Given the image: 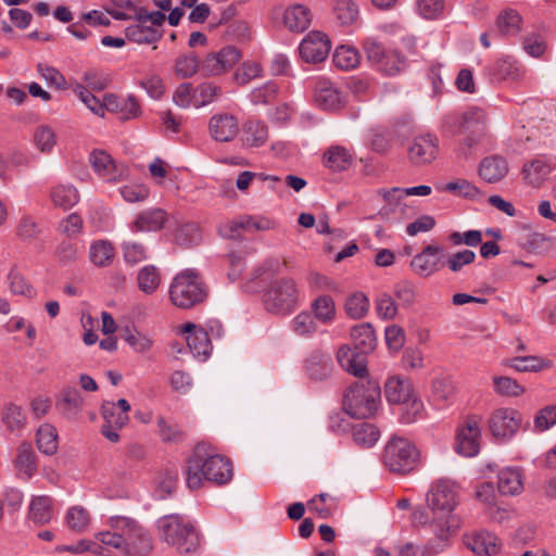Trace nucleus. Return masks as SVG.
Listing matches in <instances>:
<instances>
[{
  "label": "nucleus",
  "instance_id": "nucleus-29",
  "mask_svg": "<svg viewBox=\"0 0 556 556\" xmlns=\"http://www.w3.org/2000/svg\"><path fill=\"white\" fill-rule=\"evenodd\" d=\"M311 22V11L304 5L295 4L285 11L283 23L291 31H303Z\"/></svg>",
  "mask_w": 556,
  "mask_h": 556
},
{
  "label": "nucleus",
  "instance_id": "nucleus-21",
  "mask_svg": "<svg viewBox=\"0 0 556 556\" xmlns=\"http://www.w3.org/2000/svg\"><path fill=\"white\" fill-rule=\"evenodd\" d=\"M315 103L324 110L334 111L345 104V98L332 83L319 79L315 86Z\"/></svg>",
  "mask_w": 556,
  "mask_h": 556
},
{
  "label": "nucleus",
  "instance_id": "nucleus-18",
  "mask_svg": "<svg viewBox=\"0 0 556 556\" xmlns=\"http://www.w3.org/2000/svg\"><path fill=\"white\" fill-rule=\"evenodd\" d=\"M89 162L94 173L105 181L116 182L128 176L127 167L115 163L112 156L103 150L91 152Z\"/></svg>",
  "mask_w": 556,
  "mask_h": 556
},
{
  "label": "nucleus",
  "instance_id": "nucleus-46",
  "mask_svg": "<svg viewBox=\"0 0 556 556\" xmlns=\"http://www.w3.org/2000/svg\"><path fill=\"white\" fill-rule=\"evenodd\" d=\"M507 365L520 372H538L551 366V362L538 356H518L509 359Z\"/></svg>",
  "mask_w": 556,
  "mask_h": 556
},
{
  "label": "nucleus",
  "instance_id": "nucleus-43",
  "mask_svg": "<svg viewBox=\"0 0 556 556\" xmlns=\"http://www.w3.org/2000/svg\"><path fill=\"white\" fill-rule=\"evenodd\" d=\"M161 273L153 265L141 268L137 275L138 288L146 294L154 293L161 285Z\"/></svg>",
  "mask_w": 556,
  "mask_h": 556
},
{
  "label": "nucleus",
  "instance_id": "nucleus-27",
  "mask_svg": "<svg viewBox=\"0 0 556 556\" xmlns=\"http://www.w3.org/2000/svg\"><path fill=\"white\" fill-rule=\"evenodd\" d=\"M184 331L187 333V345L194 356H207L211 351V341L208 333L202 329L197 328L193 324H186Z\"/></svg>",
  "mask_w": 556,
  "mask_h": 556
},
{
  "label": "nucleus",
  "instance_id": "nucleus-22",
  "mask_svg": "<svg viewBox=\"0 0 556 556\" xmlns=\"http://www.w3.org/2000/svg\"><path fill=\"white\" fill-rule=\"evenodd\" d=\"M442 249L437 245H426L422 251L416 254L410 261V267L418 276L428 278L441 268L440 260L435 257Z\"/></svg>",
  "mask_w": 556,
  "mask_h": 556
},
{
  "label": "nucleus",
  "instance_id": "nucleus-36",
  "mask_svg": "<svg viewBox=\"0 0 556 556\" xmlns=\"http://www.w3.org/2000/svg\"><path fill=\"white\" fill-rule=\"evenodd\" d=\"M353 156L350 151L341 146L329 148L324 154L325 165L332 170H345L352 164Z\"/></svg>",
  "mask_w": 556,
  "mask_h": 556
},
{
  "label": "nucleus",
  "instance_id": "nucleus-8",
  "mask_svg": "<svg viewBox=\"0 0 556 556\" xmlns=\"http://www.w3.org/2000/svg\"><path fill=\"white\" fill-rule=\"evenodd\" d=\"M299 293L294 279L286 277L277 279L266 290L264 305L268 312L287 314L296 306Z\"/></svg>",
  "mask_w": 556,
  "mask_h": 556
},
{
  "label": "nucleus",
  "instance_id": "nucleus-56",
  "mask_svg": "<svg viewBox=\"0 0 556 556\" xmlns=\"http://www.w3.org/2000/svg\"><path fill=\"white\" fill-rule=\"evenodd\" d=\"M333 11L341 25H351L358 17V8L353 0H337Z\"/></svg>",
  "mask_w": 556,
  "mask_h": 556
},
{
  "label": "nucleus",
  "instance_id": "nucleus-16",
  "mask_svg": "<svg viewBox=\"0 0 556 556\" xmlns=\"http://www.w3.org/2000/svg\"><path fill=\"white\" fill-rule=\"evenodd\" d=\"M521 414L510 407L495 409L490 419L489 428L496 438L506 439L513 437L521 426Z\"/></svg>",
  "mask_w": 556,
  "mask_h": 556
},
{
  "label": "nucleus",
  "instance_id": "nucleus-5",
  "mask_svg": "<svg viewBox=\"0 0 556 556\" xmlns=\"http://www.w3.org/2000/svg\"><path fill=\"white\" fill-rule=\"evenodd\" d=\"M381 390L377 381H362L351 386L344 394V410L354 418H368L378 409Z\"/></svg>",
  "mask_w": 556,
  "mask_h": 556
},
{
  "label": "nucleus",
  "instance_id": "nucleus-58",
  "mask_svg": "<svg viewBox=\"0 0 556 556\" xmlns=\"http://www.w3.org/2000/svg\"><path fill=\"white\" fill-rule=\"evenodd\" d=\"M58 230L67 239L76 238L83 233L84 220L77 213H72L59 223Z\"/></svg>",
  "mask_w": 556,
  "mask_h": 556
},
{
  "label": "nucleus",
  "instance_id": "nucleus-64",
  "mask_svg": "<svg viewBox=\"0 0 556 556\" xmlns=\"http://www.w3.org/2000/svg\"><path fill=\"white\" fill-rule=\"evenodd\" d=\"M377 66L387 75H395L404 67V60L395 51H388Z\"/></svg>",
  "mask_w": 556,
  "mask_h": 556
},
{
  "label": "nucleus",
  "instance_id": "nucleus-3",
  "mask_svg": "<svg viewBox=\"0 0 556 556\" xmlns=\"http://www.w3.org/2000/svg\"><path fill=\"white\" fill-rule=\"evenodd\" d=\"M168 294L173 305L188 309L203 303L208 295V289L197 270L186 269L173 278Z\"/></svg>",
  "mask_w": 556,
  "mask_h": 556
},
{
  "label": "nucleus",
  "instance_id": "nucleus-1",
  "mask_svg": "<svg viewBox=\"0 0 556 556\" xmlns=\"http://www.w3.org/2000/svg\"><path fill=\"white\" fill-rule=\"evenodd\" d=\"M233 476L232 464L225 456L206 452L204 445H197L188 458L186 467L187 486L194 491L203 486L204 481L226 484Z\"/></svg>",
  "mask_w": 556,
  "mask_h": 556
},
{
  "label": "nucleus",
  "instance_id": "nucleus-60",
  "mask_svg": "<svg viewBox=\"0 0 556 556\" xmlns=\"http://www.w3.org/2000/svg\"><path fill=\"white\" fill-rule=\"evenodd\" d=\"M369 308V301L363 293H355L351 295L345 303L346 314L354 318L359 319L366 315Z\"/></svg>",
  "mask_w": 556,
  "mask_h": 556
},
{
  "label": "nucleus",
  "instance_id": "nucleus-51",
  "mask_svg": "<svg viewBox=\"0 0 556 556\" xmlns=\"http://www.w3.org/2000/svg\"><path fill=\"white\" fill-rule=\"evenodd\" d=\"M493 384L494 391L502 396L517 397L525 393V388L510 377L495 376Z\"/></svg>",
  "mask_w": 556,
  "mask_h": 556
},
{
  "label": "nucleus",
  "instance_id": "nucleus-34",
  "mask_svg": "<svg viewBox=\"0 0 556 556\" xmlns=\"http://www.w3.org/2000/svg\"><path fill=\"white\" fill-rule=\"evenodd\" d=\"M351 339L354 350L361 353H368L376 346L375 330L370 324H361L352 328Z\"/></svg>",
  "mask_w": 556,
  "mask_h": 556
},
{
  "label": "nucleus",
  "instance_id": "nucleus-17",
  "mask_svg": "<svg viewBox=\"0 0 556 556\" xmlns=\"http://www.w3.org/2000/svg\"><path fill=\"white\" fill-rule=\"evenodd\" d=\"M331 50V42L328 36L321 31L308 33L300 45L301 58L306 63L324 62Z\"/></svg>",
  "mask_w": 556,
  "mask_h": 556
},
{
  "label": "nucleus",
  "instance_id": "nucleus-44",
  "mask_svg": "<svg viewBox=\"0 0 556 556\" xmlns=\"http://www.w3.org/2000/svg\"><path fill=\"white\" fill-rule=\"evenodd\" d=\"M202 62L194 52L179 55L175 60L174 73L177 77L185 79L192 77L201 70Z\"/></svg>",
  "mask_w": 556,
  "mask_h": 556
},
{
  "label": "nucleus",
  "instance_id": "nucleus-57",
  "mask_svg": "<svg viewBox=\"0 0 556 556\" xmlns=\"http://www.w3.org/2000/svg\"><path fill=\"white\" fill-rule=\"evenodd\" d=\"M34 142L41 152H50L56 143V135L48 125H40L34 131Z\"/></svg>",
  "mask_w": 556,
  "mask_h": 556
},
{
  "label": "nucleus",
  "instance_id": "nucleus-15",
  "mask_svg": "<svg viewBox=\"0 0 556 556\" xmlns=\"http://www.w3.org/2000/svg\"><path fill=\"white\" fill-rule=\"evenodd\" d=\"M240 59V51L227 46L218 52L208 53L202 61L201 71L205 76H219L230 71Z\"/></svg>",
  "mask_w": 556,
  "mask_h": 556
},
{
  "label": "nucleus",
  "instance_id": "nucleus-30",
  "mask_svg": "<svg viewBox=\"0 0 556 556\" xmlns=\"http://www.w3.org/2000/svg\"><path fill=\"white\" fill-rule=\"evenodd\" d=\"M166 220V212L162 208H154L138 215L132 227L136 231H157L163 228Z\"/></svg>",
  "mask_w": 556,
  "mask_h": 556
},
{
  "label": "nucleus",
  "instance_id": "nucleus-35",
  "mask_svg": "<svg viewBox=\"0 0 556 556\" xmlns=\"http://www.w3.org/2000/svg\"><path fill=\"white\" fill-rule=\"evenodd\" d=\"M269 138V130L261 121H248L243 126L242 140L249 147L264 146Z\"/></svg>",
  "mask_w": 556,
  "mask_h": 556
},
{
  "label": "nucleus",
  "instance_id": "nucleus-49",
  "mask_svg": "<svg viewBox=\"0 0 556 556\" xmlns=\"http://www.w3.org/2000/svg\"><path fill=\"white\" fill-rule=\"evenodd\" d=\"M352 435L357 444L370 447L378 441L380 432L376 426L362 422L353 427Z\"/></svg>",
  "mask_w": 556,
  "mask_h": 556
},
{
  "label": "nucleus",
  "instance_id": "nucleus-6",
  "mask_svg": "<svg viewBox=\"0 0 556 556\" xmlns=\"http://www.w3.org/2000/svg\"><path fill=\"white\" fill-rule=\"evenodd\" d=\"M162 538L179 554H190L198 549L200 539L190 522L179 516H166L160 521Z\"/></svg>",
  "mask_w": 556,
  "mask_h": 556
},
{
  "label": "nucleus",
  "instance_id": "nucleus-55",
  "mask_svg": "<svg viewBox=\"0 0 556 556\" xmlns=\"http://www.w3.org/2000/svg\"><path fill=\"white\" fill-rule=\"evenodd\" d=\"M53 255L56 262L62 265L72 264L79 257V248L77 243L65 239L55 247Z\"/></svg>",
  "mask_w": 556,
  "mask_h": 556
},
{
  "label": "nucleus",
  "instance_id": "nucleus-20",
  "mask_svg": "<svg viewBox=\"0 0 556 556\" xmlns=\"http://www.w3.org/2000/svg\"><path fill=\"white\" fill-rule=\"evenodd\" d=\"M275 228V222L261 215H242L228 225V237L240 238L242 232L266 231Z\"/></svg>",
  "mask_w": 556,
  "mask_h": 556
},
{
  "label": "nucleus",
  "instance_id": "nucleus-37",
  "mask_svg": "<svg viewBox=\"0 0 556 556\" xmlns=\"http://www.w3.org/2000/svg\"><path fill=\"white\" fill-rule=\"evenodd\" d=\"M53 515L52 498L48 495H40L33 498L29 507V518L39 525L47 523Z\"/></svg>",
  "mask_w": 556,
  "mask_h": 556
},
{
  "label": "nucleus",
  "instance_id": "nucleus-26",
  "mask_svg": "<svg viewBox=\"0 0 556 556\" xmlns=\"http://www.w3.org/2000/svg\"><path fill=\"white\" fill-rule=\"evenodd\" d=\"M495 26L502 36L517 37L522 31L523 18L516 9L506 8L497 14Z\"/></svg>",
  "mask_w": 556,
  "mask_h": 556
},
{
  "label": "nucleus",
  "instance_id": "nucleus-12",
  "mask_svg": "<svg viewBox=\"0 0 556 556\" xmlns=\"http://www.w3.org/2000/svg\"><path fill=\"white\" fill-rule=\"evenodd\" d=\"M481 417L471 415L466 417L457 431V451L459 454L471 457L478 454L481 440Z\"/></svg>",
  "mask_w": 556,
  "mask_h": 556
},
{
  "label": "nucleus",
  "instance_id": "nucleus-40",
  "mask_svg": "<svg viewBox=\"0 0 556 556\" xmlns=\"http://www.w3.org/2000/svg\"><path fill=\"white\" fill-rule=\"evenodd\" d=\"M222 93L220 86L211 81L201 83L193 90V105L195 108L208 105L218 100Z\"/></svg>",
  "mask_w": 556,
  "mask_h": 556
},
{
  "label": "nucleus",
  "instance_id": "nucleus-4",
  "mask_svg": "<svg viewBox=\"0 0 556 556\" xmlns=\"http://www.w3.org/2000/svg\"><path fill=\"white\" fill-rule=\"evenodd\" d=\"M384 395L390 404L401 406V420L405 424L414 422L424 412V403L407 378H389L384 384Z\"/></svg>",
  "mask_w": 556,
  "mask_h": 556
},
{
  "label": "nucleus",
  "instance_id": "nucleus-54",
  "mask_svg": "<svg viewBox=\"0 0 556 556\" xmlns=\"http://www.w3.org/2000/svg\"><path fill=\"white\" fill-rule=\"evenodd\" d=\"M312 309L317 319L323 323L331 321L336 316L334 301L330 295H320L312 304Z\"/></svg>",
  "mask_w": 556,
  "mask_h": 556
},
{
  "label": "nucleus",
  "instance_id": "nucleus-53",
  "mask_svg": "<svg viewBox=\"0 0 556 556\" xmlns=\"http://www.w3.org/2000/svg\"><path fill=\"white\" fill-rule=\"evenodd\" d=\"M378 194L383 199L386 205L380 208L379 215L382 218H388L391 213H393L394 207H396L405 195V191L402 188H391V189H381L378 191Z\"/></svg>",
  "mask_w": 556,
  "mask_h": 556
},
{
  "label": "nucleus",
  "instance_id": "nucleus-23",
  "mask_svg": "<svg viewBox=\"0 0 556 556\" xmlns=\"http://www.w3.org/2000/svg\"><path fill=\"white\" fill-rule=\"evenodd\" d=\"M465 545L477 555L492 556L500 551L498 539L486 531H479L464 536Z\"/></svg>",
  "mask_w": 556,
  "mask_h": 556
},
{
  "label": "nucleus",
  "instance_id": "nucleus-50",
  "mask_svg": "<svg viewBox=\"0 0 556 556\" xmlns=\"http://www.w3.org/2000/svg\"><path fill=\"white\" fill-rule=\"evenodd\" d=\"M121 337L125 340L136 352L146 353L151 350L153 341L146 334L137 331L134 328L126 327L122 329Z\"/></svg>",
  "mask_w": 556,
  "mask_h": 556
},
{
  "label": "nucleus",
  "instance_id": "nucleus-10",
  "mask_svg": "<svg viewBox=\"0 0 556 556\" xmlns=\"http://www.w3.org/2000/svg\"><path fill=\"white\" fill-rule=\"evenodd\" d=\"M129 410L130 405L125 399H121L116 403L105 401L102 404L101 413L104 424L101 427V433L110 442L116 443L119 441L117 431L127 425Z\"/></svg>",
  "mask_w": 556,
  "mask_h": 556
},
{
  "label": "nucleus",
  "instance_id": "nucleus-39",
  "mask_svg": "<svg viewBox=\"0 0 556 556\" xmlns=\"http://www.w3.org/2000/svg\"><path fill=\"white\" fill-rule=\"evenodd\" d=\"M36 443L40 452L53 455L59 447L56 429L49 424L41 425L36 433Z\"/></svg>",
  "mask_w": 556,
  "mask_h": 556
},
{
  "label": "nucleus",
  "instance_id": "nucleus-63",
  "mask_svg": "<svg viewBox=\"0 0 556 556\" xmlns=\"http://www.w3.org/2000/svg\"><path fill=\"white\" fill-rule=\"evenodd\" d=\"M81 102L96 115L103 117V99H98L92 92L81 85L74 89Z\"/></svg>",
  "mask_w": 556,
  "mask_h": 556
},
{
  "label": "nucleus",
  "instance_id": "nucleus-19",
  "mask_svg": "<svg viewBox=\"0 0 556 556\" xmlns=\"http://www.w3.org/2000/svg\"><path fill=\"white\" fill-rule=\"evenodd\" d=\"M208 135L217 142H231L239 134V119L236 115L222 112L208 119Z\"/></svg>",
  "mask_w": 556,
  "mask_h": 556
},
{
  "label": "nucleus",
  "instance_id": "nucleus-47",
  "mask_svg": "<svg viewBox=\"0 0 556 556\" xmlns=\"http://www.w3.org/2000/svg\"><path fill=\"white\" fill-rule=\"evenodd\" d=\"M332 61L337 67L348 71L355 68L359 64L361 55L351 46H340L336 49Z\"/></svg>",
  "mask_w": 556,
  "mask_h": 556
},
{
  "label": "nucleus",
  "instance_id": "nucleus-24",
  "mask_svg": "<svg viewBox=\"0 0 556 556\" xmlns=\"http://www.w3.org/2000/svg\"><path fill=\"white\" fill-rule=\"evenodd\" d=\"M509 172L506 160L500 155L484 157L479 165V176L488 184L503 180Z\"/></svg>",
  "mask_w": 556,
  "mask_h": 556
},
{
  "label": "nucleus",
  "instance_id": "nucleus-33",
  "mask_svg": "<svg viewBox=\"0 0 556 556\" xmlns=\"http://www.w3.org/2000/svg\"><path fill=\"white\" fill-rule=\"evenodd\" d=\"M115 258V248L106 240H96L89 248V260L97 267L110 266Z\"/></svg>",
  "mask_w": 556,
  "mask_h": 556
},
{
  "label": "nucleus",
  "instance_id": "nucleus-11",
  "mask_svg": "<svg viewBox=\"0 0 556 556\" xmlns=\"http://www.w3.org/2000/svg\"><path fill=\"white\" fill-rule=\"evenodd\" d=\"M438 154L439 139L431 134L418 135L407 146V159L414 166L428 165Z\"/></svg>",
  "mask_w": 556,
  "mask_h": 556
},
{
  "label": "nucleus",
  "instance_id": "nucleus-28",
  "mask_svg": "<svg viewBox=\"0 0 556 556\" xmlns=\"http://www.w3.org/2000/svg\"><path fill=\"white\" fill-rule=\"evenodd\" d=\"M498 491L505 495H517L523 490V477L518 468H505L498 473Z\"/></svg>",
  "mask_w": 556,
  "mask_h": 556
},
{
  "label": "nucleus",
  "instance_id": "nucleus-61",
  "mask_svg": "<svg viewBox=\"0 0 556 556\" xmlns=\"http://www.w3.org/2000/svg\"><path fill=\"white\" fill-rule=\"evenodd\" d=\"M262 74V67L255 62H244L233 74L235 81L244 86L248 85L252 79L260 77Z\"/></svg>",
  "mask_w": 556,
  "mask_h": 556
},
{
  "label": "nucleus",
  "instance_id": "nucleus-52",
  "mask_svg": "<svg viewBox=\"0 0 556 556\" xmlns=\"http://www.w3.org/2000/svg\"><path fill=\"white\" fill-rule=\"evenodd\" d=\"M522 49L532 58L539 59L544 55L547 43L544 36L538 31L528 33L522 38Z\"/></svg>",
  "mask_w": 556,
  "mask_h": 556
},
{
  "label": "nucleus",
  "instance_id": "nucleus-25",
  "mask_svg": "<svg viewBox=\"0 0 556 556\" xmlns=\"http://www.w3.org/2000/svg\"><path fill=\"white\" fill-rule=\"evenodd\" d=\"M364 354L343 345L339 349L337 358L344 370L356 377H364L367 372V362Z\"/></svg>",
  "mask_w": 556,
  "mask_h": 556
},
{
  "label": "nucleus",
  "instance_id": "nucleus-14",
  "mask_svg": "<svg viewBox=\"0 0 556 556\" xmlns=\"http://www.w3.org/2000/svg\"><path fill=\"white\" fill-rule=\"evenodd\" d=\"M446 123L458 132L470 131L478 138L488 135V113L478 106L470 108L463 114L450 116Z\"/></svg>",
  "mask_w": 556,
  "mask_h": 556
},
{
  "label": "nucleus",
  "instance_id": "nucleus-59",
  "mask_svg": "<svg viewBox=\"0 0 556 556\" xmlns=\"http://www.w3.org/2000/svg\"><path fill=\"white\" fill-rule=\"evenodd\" d=\"M41 229L38 223L28 215L21 217L16 225L15 233L23 241H31L39 237Z\"/></svg>",
  "mask_w": 556,
  "mask_h": 556
},
{
  "label": "nucleus",
  "instance_id": "nucleus-45",
  "mask_svg": "<svg viewBox=\"0 0 556 556\" xmlns=\"http://www.w3.org/2000/svg\"><path fill=\"white\" fill-rule=\"evenodd\" d=\"M91 522L89 511L81 506L71 507L65 515V523L75 533L85 532Z\"/></svg>",
  "mask_w": 556,
  "mask_h": 556
},
{
  "label": "nucleus",
  "instance_id": "nucleus-41",
  "mask_svg": "<svg viewBox=\"0 0 556 556\" xmlns=\"http://www.w3.org/2000/svg\"><path fill=\"white\" fill-rule=\"evenodd\" d=\"M50 198L54 206L64 211L70 210L79 201L78 191L74 187L66 185H59L52 188Z\"/></svg>",
  "mask_w": 556,
  "mask_h": 556
},
{
  "label": "nucleus",
  "instance_id": "nucleus-7",
  "mask_svg": "<svg viewBox=\"0 0 556 556\" xmlns=\"http://www.w3.org/2000/svg\"><path fill=\"white\" fill-rule=\"evenodd\" d=\"M419 453L409 440L393 435L384 446L382 463L391 472L407 475L418 463Z\"/></svg>",
  "mask_w": 556,
  "mask_h": 556
},
{
  "label": "nucleus",
  "instance_id": "nucleus-38",
  "mask_svg": "<svg viewBox=\"0 0 556 556\" xmlns=\"http://www.w3.org/2000/svg\"><path fill=\"white\" fill-rule=\"evenodd\" d=\"M526 70L514 59L507 56L495 63L494 75L503 80L519 81L525 77Z\"/></svg>",
  "mask_w": 556,
  "mask_h": 556
},
{
  "label": "nucleus",
  "instance_id": "nucleus-9",
  "mask_svg": "<svg viewBox=\"0 0 556 556\" xmlns=\"http://www.w3.org/2000/svg\"><path fill=\"white\" fill-rule=\"evenodd\" d=\"M123 556H149L153 549L150 534L132 518L122 516Z\"/></svg>",
  "mask_w": 556,
  "mask_h": 556
},
{
  "label": "nucleus",
  "instance_id": "nucleus-42",
  "mask_svg": "<svg viewBox=\"0 0 556 556\" xmlns=\"http://www.w3.org/2000/svg\"><path fill=\"white\" fill-rule=\"evenodd\" d=\"M15 466L21 473L31 477L36 471V454L28 442H22L17 447Z\"/></svg>",
  "mask_w": 556,
  "mask_h": 556
},
{
  "label": "nucleus",
  "instance_id": "nucleus-32",
  "mask_svg": "<svg viewBox=\"0 0 556 556\" xmlns=\"http://www.w3.org/2000/svg\"><path fill=\"white\" fill-rule=\"evenodd\" d=\"M1 421L7 431L18 434L26 426V415L20 405L8 403L1 412Z\"/></svg>",
  "mask_w": 556,
  "mask_h": 556
},
{
  "label": "nucleus",
  "instance_id": "nucleus-2",
  "mask_svg": "<svg viewBox=\"0 0 556 556\" xmlns=\"http://www.w3.org/2000/svg\"><path fill=\"white\" fill-rule=\"evenodd\" d=\"M426 501L432 514L440 516L438 538L446 541L456 532L452 515L458 504L456 485L450 480H438L428 491Z\"/></svg>",
  "mask_w": 556,
  "mask_h": 556
},
{
  "label": "nucleus",
  "instance_id": "nucleus-13",
  "mask_svg": "<svg viewBox=\"0 0 556 556\" xmlns=\"http://www.w3.org/2000/svg\"><path fill=\"white\" fill-rule=\"evenodd\" d=\"M110 530L100 531L93 535L92 554L98 556H113L115 551L123 555L122 532L116 528L122 525V516L109 519Z\"/></svg>",
  "mask_w": 556,
  "mask_h": 556
},
{
  "label": "nucleus",
  "instance_id": "nucleus-31",
  "mask_svg": "<svg viewBox=\"0 0 556 556\" xmlns=\"http://www.w3.org/2000/svg\"><path fill=\"white\" fill-rule=\"evenodd\" d=\"M126 37L129 41L138 45H149L157 42L163 34L162 31L153 26H147L140 22L135 25H130L125 30Z\"/></svg>",
  "mask_w": 556,
  "mask_h": 556
},
{
  "label": "nucleus",
  "instance_id": "nucleus-48",
  "mask_svg": "<svg viewBox=\"0 0 556 556\" xmlns=\"http://www.w3.org/2000/svg\"><path fill=\"white\" fill-rule=\"evenodd\" d=\"M522 173L525 175V179L531 186L540 187L548 177L551 168L546 163L535 160L530 164L525 165Z\"/></svg>",
  "mask_w": 556,
  "mask_h": 556
},
{
  "label": "nucleus",
  "instance_id": "nucleus-62",
  "mask_svg": "<svg viewBox=\"0 0 556 556\" xmlns=\"http://www.w3.org/2000/svg\"><path fill=\"white\" fill-rule=\"evenodd\" d=\"M420 16L426 20H435L444 11V0H416Z\"/></svg>",
  "mask_w": 556,
  "mask_h": 556
}]
</instances>
